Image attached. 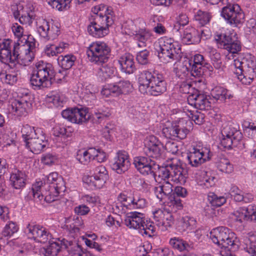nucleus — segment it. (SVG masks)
<instances>
[{
    "mask_svg": "<svg viewBox=\"0 0 256 256\" xmlns=\"http://www.w3.org/2000/svg\"><path fill=\"white\" fill-rule=\"evenodd\" d=\"M134 164L137 170L143 175H154L156 162L151 159L142 156L134 158Z\"/></svg>",
    "mask_w": 256,
    "mask_h": 256,
    "instance_id": "obj_22",
    "label": "nucleus"
},
{
    "mask_svg": "<svg viewBox=\"0 0 256 256\" xmlns=\"http://www.w3.org/2000/svg\"><path fill=\"white\" fill-rule=\"evenodd\" d=\"M62 116L68 121L78 124L86 122L90 116L86 109L77 108L62 110Z\"/></svg>",
    "mask_w": 256,
    "mask_h": 256,
    "instance_id": "obj_19",
    "label": "nucleus"
},
{
    "mask_svg": "<svg viewBox=\"0 0 256 256\" xmlns=\"http://www.w3.org/2000/svg\"><path fill=\"white\" fill-rule=\"evenodd\" d=\"M134 36V38L138 42V45L139 47L146 46L145 43L151 37L150 32L146 29H140L138 30H134L132 32Z\"/></svg>",
    "mask_w": 256,
    "mask_h": 256,
    "instance_id": "obj_40",
    "label": "nucleus"
},
{
    "mask_svg": "<svg viewBox=\"0 0 256 256\" xmlns=\"http://www.w3.org/2000/svg\"><path fill=\"white\" fill-rule=\"evenodd\" d=\"M27 46L13 44L10 40H4L0 44V61L13 66L18 64L19 59L22 64L28 65L34 59V54L26 49Z\"/></svg>",
    "mask_w": 256,
    "mask_h": 256,
    "instance_id": "obj_2",
    "label": "nucleus"
},
{
    "mask_svg": "<svg viewBox=\"0 0 256 256\" xmlns=\"http://www.w3.org/2000/svg\"><path fill=\"white\" fill-rule=\"evenodd\" d=\"M28 237L36 242L45 244L52 238V235L46 228L39 224H28L24 230Z\"/></svg>",
    "mask_w": 256,
    "mask_h": 256,
    "instance_id": "obj_12",
    "label": "nucleus"
},
{
    "mask_svg": "<svg viewBox=\"0 0 256 256\" xmlns=\"http://www.w3.org/2000/svg\"><path fill=\"white\" fill-rule=\"evenodd\" d=\"M226 92V89L222 87L217 86L212 90L211 95L215 100L224 102Z\"/></svg>",
    "mask_w": 256,
    "mask_h": 256,
    "instance_id": "obj_59",
    "label": "nucleus"
},
{
    "mask_svg": "<svg viewBox=\"0 0 256 256\" xmlns=\"http://www.w3.org/2000/svg\"><path fill=\"white\" fill-rule=\"evenodd\" d=\"M8 67L5 71L0 72L1 80L6 84L13 85L16 82L20 72L18 68V64H15L14 66Z\"/></svg>",
    "mask_w": 256,
    "mask_h": 256,
    "instance_id": "obj_29",
    "label": "nucleus"
},
{
    "mask_svg": "<svg viewBox=\"0 0 256 256\" xmlns=\"http://www.w3.org/2000/svg\"><path fill=\"white\" fill-rule=\"evenodd\" d=\"M182 121L178 122H168L164 126L162 134L167 138L174 139L178 138L183 140L186 137L189 130L182 125Z\"/></svg>",
    "mask_w": 256,
    "mask_h": 256,
    "instance_id": "obj_15",
    "label": "nucleus"
},
{
    "mask_svg": "<svg viewBox=\"0 0 256 256\" xmlns=\"http://www.w3.org/2000/svg\"><path fill=\"white\" fill-rule=\"evenodd\" d=\"M210 238L214 243L228 250L236 251L239 248V240L236 234L224 226L214 228L210 232Z\"/></svg>",
    "mask_w": 256,
    "mask_h": 256,
    "instance_id": "obj_5",
    "label": "nucleus"
},
{
    "mask_svg": "<svg viewBox=\"0 0 256 256\" xmlns=\"http://www.w3.org/2000/svg\"><path fill=\"white\" fill-rule=\"evenodd\" d=\"M110 115L109 110L106 108L105 110H98L94 114V120L98 122H100L105 118H108Z\"/></svg>",
    "mask_w": 256,
    "mask_h": 256,
    "instance_id": "obj_64",
    "label": "nucleus"
},
{
    "mask_svg": "<svg viewBox=\"0 0 256 256\" xmlns=\"http://www.w3.org/2000/svg\"><path fill=\"white\" fill-rule=\"evenodd\" d=\"M102 94L108 96L110 94L119 96L121 94L118 82L106 85L102 90Z\"/></svg>",
    "mask_w": 256,
    "mask_h": 256,
    "instance_id": "obj_49",
    "label": "nucleus"
},
{
    "mask_svg": "<svg viewBox=\"0 0 256 256\" xmlns=\"http://www.w3.org/2000/svg\"><path fill=\"white\" fill-rule=\"evenodd\" d=\"M121 94H128L132 90V85L128 80H120L118 82Z\"/></svg>",
    "mask_w": 256,
    "mask_h": 256,
    "instance_id": "obj_63",
    "label": "nucleus"
},
{
    "mask_svg": "<svg viewBox=\"0 0 256 256\" xmlns=\"http://www.w3.org/2000/svg\"><path fill=\"white\" fill-rule=\"evenodd\" d=\"M188 102L189 104L193 106L196 108L200 110H208L210 107V102L208 100L207 96L197 92L188 96Z\"/></svg>",
    "mask_w": 256,
    "mask_h": 256,
    "instance_id": "obj_26",
    "label": "nucleus"
},
{
    "mask_svg": "<svg viewBox=\"0 0 256 256\" xmlns=\"http://www.w3.org/2000/svg\"><path fill=\"white\" fill-rule=\"evenodd\" d=\"M144 228L142 227L140 232L142 234L148 235L151 236L155 232V228L153 225V223L148 220H144Z\"/></svg>",
    "mask_w": 256,
    "mask_h": 256,
    "instance_id": "obj_58",
    "label": "nucleus"
},
{
    "mask_svg": "<svg viewBox=\"0 0 256 256\" xmlns=\"http://www.w3.org/2000/svg\"><path fill=\"white\" fill-rule=\"evenodd\" d=\"M38 32L45 40H53L57 38L60 34V29L58 23L42 20L40 24L38 26Z\"/></svg>",
    "mask_w": 256,
    "mask_h": 256,
    "instance_id": "obj_16",
    "label": "nucleus"
},
{
    "mask_svg": "<svg viewBox=\"0 0 256 256\" xmlns=\"http://www.w3.org/2000/svg\"><path fill=\"white\" fill-rule=\"evenodd\" d=\"M150 52L146 50L140 52L138 53L136 58L138 62L142 65L148 64L150 63Z\"/></svg>",
    "mask_w": 256,
    "mask_h": 256,
    "instance_id": "obj_60",
    "label": "nucleus"
},
{
    "mask_svg": "<svg viewBox=\"0 0 256 256\" xmlns=\"http://www.w3.org/2000/svg\"><path fill=\"white\" fill-rule=\"evenodd\" d=\"M68 46V44L64 42H60L58 44H48L46 46L44 50L48 56H54L62 52Z\"/></svg>",
    "mask_w": 256,
    "mask_h": 256,
    "instance_id": "obj_39",
    "label": "nucleus"
},
{
    "mask_svg": "<svg viewBox=\"0 0 256 256\" xmlns=\"http://www.w3.org/2000/svg\"><path fill=\"white\" fill-rule=\"evenodd\" d=\"M116 68L112 64L109 63L106 64L102 65L99 68L98 75L101 78L102 80H104L114 76Z\"/></svg>",
    "mask_w": 256,
    "mask_h": 256,
    "instance_id": "obj_45",
    "label": "nucleus"
},
{
    "mask_svg": "<svg viewBox=\"0 0 256 256\" xmlns=\"http://www.w3.org/2000/svg\"><path fill=\"white\" fill-rule=\"evenodd\" d=\"M49 245L45 249L46 256H56L62 248L68 247V240L62 238H55V241H48Z\"/></svg>",
    "mask_w": 256,
    "mask_h": 256,
    "instance_id": "obj_30",
    "label": "nucleus"
},
{
    "mask_svg": "<svg viewBox=\"0 0 256 256\" xmlns=\"http://www.w3.org/2000/svg\"><path fill=\"white\" fill-rule=\"evenodd\" d=\"M230 194L235 201L250 202L253 199V196L250 194H244L242 190L234 185H232L230 190Z\"/></svg>",
    "mask_w": 256,
    "mask_h": 256,
    "instance_id": "obj_37",
    "label": "nucleus"
},
{
    "mask_svg": "<svg viewBox=\"0 0 256 256\" xmlns=\"http://www.w3.org/2000/svg\"><path fill=\"white\" fill-rule=\"evenodd\" d=\"M108 178V172L106 167L100 165L95 168L92 176L84 177L83 181L91 187L100 188L103 187Z\"/></svg>",
    "mask_w": 256,
    "mask_h": 256,
    "instance_id": "obj_14",
    "label": "nucleus"
},
{
    "mask_svg": "<svg viewBox=\"0 0 256 256\" xmlns=\"http://www.w3.org/2000/svg\"><path fill=\"white\" fill-rule=\"evenodd\" d=\"M69 72L68 70L63 69L59 70L56 73L54 72V76L53 78L58 82H64L67 81V78Z\"/></svg>",
    "mask_w": 256,
    "mask_h": 256,
    "instance_id": "obj_62",
    "label": "nucleus"
},
{
    "mask_svg": "<svg viewBox=\"0 0 256 256\" xmlns=\"http://www.w3.org/2000/svg\"><path fill=\"white\" fill-rule=\"evenodd\" d=\"M54 76V68L52 64L40 61L36 64V69L33 71L30 82L34 89L43 90L51 85Z\"/></svg>",
    "mask_w": 256,
    "mask_h": 256,
    "instance_id": "obj_4",
    "label": "nucleus"
},
{
    "mask_svg": "<svg viewBox=\"0 0 256 256\" xmlns=\"http://www.w3.org/2000/svg\"><path fill=\"white\" fill-rule=\"evenodd\" d=\"M184 110H188V113L187 115L188 117L194 120L196 124L200 125L203 123L204 121V115L202 114L197 110L194 112L186 108Z\"/></svg>",
    "mask_w": 256,
    "mask_h": 256,
    "instance_id": "obj_57",
    "label": "nucleus"
},
{
    "mask_svg": "<svg viewBox=\"0 0 256 256\" xmlns=\"http://www.w3.org/2000/svg\"><path fill=\"white\" fill-rule=\"evenodd\" d=\"M234 74L242 84L248 85L256 77V68L254 58L246 54L234 60Z\"/></svg>",
    "mask_w": 256,
    "mask_h": 256,
    "instance_id": "obj_3",
    "label": "nucleus"
},
{
    "mask_svg": "<svg viewBox=\"0 0 256 256\" xmlns=\"http://www.w3.org/2000/svg\"><path fill=\"white\" fill-rule=\"evenodd\" d=\"M170 180L176 183L184 184L186 182L188 172L181 161L170 164Z\"/></svg>",
    "mask_w": 256,
    "mask_h": 256,
    "instance_id": "obj_24",
    "label": "nucleus"
},
{
    "mask_svg": "<svg viewBox=\"0 0 256 256\" xmlns=\"http://www.w3.org/2000/svg\"><path fill=\"white\" fill-rule=\"evenodd\" d=\"M208 199L213 206L220 207L226 202V199L224 196H218L214 192L208 194Z\"/></svg>",
    "mask_w": 256,
    "mask_h": 256,
    "instance_id": "obj_53",
    "label": "nucleus"
},
{
    "mask_svg": "<svg viewBox=\"0 0 256 256\" xmlns=\"http://www.w3.org/2000/svg\"><path fill=\"white\" fill-rule=\"evenodd\" d=\"M189 68L186 65L181 64L174 68V72L176 76L182 80H184L189 73Z\"/></svg>",
    "mask_w": 256,
    "mask_h": 256,
    "instance_id": "obj_56",
    "label": "nucleus"
},
{
    "mask_svg": "<svg viewBox=\"0 0 256 256\" xmlns=\"http://www.w3.org/2000/svg\"><path fill=\"white\" fill-rule=\"evenodd\" d=\"M242 48L241 44L240 41L232 39V42H230L226 49L230 53L232 54H238Z\"/></svg>",
    "mask_w": 256,
    "mask_h": 256,
    "instance_id": "obj_61",
    "label": "nucleus"
},
{
    "mask_svg": "<svg viewBox=\"0 0 256 256\" xmlns=\"http://www.w3.org/2000/svg\"><path fill=\"white\" fill-rule=\"evenodd\" d=\"M94 152H96L93 150V148L88 150H80L77 152L76 158L82 164H87L92 160V154Z\"/></svg>",
    "mask_w": 256,
    "mask_h": 256,
    "instance_id": "obj_42",
    "label": "nucleus"
},
{
    "mask_svg": "<svg viewBox=\"0 0 256 256\" xmlns=\"http://www.w3.org/2000/svg\"><path fill=\"white\" fill-rule=\"evenodd\" d=\"M38 130L42 129L39 128H34L28 124L23 126L21 130V132L22 134V137L26 142V144L28 141H30L34 137L36 136Z\"/></svg>",
    "mask_w": 256,
    "mask_h": 256,
    "instance_id": "obj_43",
    "label": "nucleus"
},
{
    "mask_svg": "<svg viewBox=\"0 0 256 256\" xmlns=\"http://www.w3.org/2000/svg\"><path fill=\"white\" fill-rule=\"evenodd\" d=\"M11 28L14 36L18 38L17 42L14 44L20 45L22 44L23 46H27L26 49L32 51L34 54L35 42L32 41L34 39L30 36L24 34L23 27L16 22L12 24Z\"/></svg>",
    "mask_w": 256,
    "mask_h": 256,
    "instance_id": "obj_17",
    "label": "nucleus"
},
{
    "mask_svg": "<svg viewBox=\"0 0 256 256\" xmlns=\"http://www.w3.org/2000/svg\"><path fill=\"white\" fill-rule=\"evenodd\" d=\"M87 56L89 60L100 65L106 62L111 56L110 46L106 42L96 41L88 48Z\"/></svg>",
    "mask_w": 256,
    "mask_h": 256,
    "instance_id": "obj_7",
    "label": "nucleus"
},
{
    "mask_svg": "<svg viewBox=\"0 0 256 256\" xmlns=\"http://www.w3.org/2000/svg\"><path fill=\"white\" fill-rule=\"evenodd\" d=\"M130 166L128 153L124 150L118 151L112 161L111 168L118 174H122L128 170Z\"/></svg>",
    "mask_w": 256,
    "mask_h": 256,
    "instance_id": "obj_20",
    "label": "nucleus"
},
{
    "mask_svg": "<svg viewBox=\"0 0 256 256\" xmlns=\"http://www.w3.org/2000/svg\"><path fill=\"white\" fill-rule=\"evenodd\" d=\"M189 67L190 68L191 76L198 78V82H202V76L206 68L212 71V67L204 60L202 55L196 54L194 56L193 60H188Z\"/></svg>",
    "mask_w": 256,
    "mask_h": 256,
    "instance_id": "obj_11",
    "label": "nucleus"
},
{
    "mask_svg": "<svg viewBox=\"0 0 256 256\" xmlns=\"http://www.w3.org/2000/svg\"><path fill=\"white\" fill-rule=\"evenodd\" d=\"M160 52L158 53L160 60L165 64L178 60L182 57L180 46L172 38L164 37L159 42Z\"/></svg>",
    "mask_w": 256,
    "mask_h": 256,
    "instance_id": "obj_6",
    "label": "nucleus"
},
{
    "mask_svg": "<svg viewBox=\"0 0 256 256\" xmlns=\"http://www.w3.org/2000/svg\"><path fill=\"white\" fill-rule=\"evenodd\" d=\"M159 74L156 72H150L148 70H143L139 74L138 80L139 84L138 90L141 94H145L146 93V90L152 81Z\"/></svg>",
    "mask_w": 256,
    "mask_h": 256,
    "instance_id": "obj_27",
    "label": "nucleus"
},
{
    "mask_svg": "<svg viewBox=\"0 0 256 256\" xmlns=\"http://www.w3.org/2000/svg\"><path fill=\"white\" fill-rule=\"evenodd\" d=\"M212 18L210 12H208L198 10L194 13V20L196 21L200 26H204L208 24Z\"/></svg>",
    "mask_w": 256,
    "mask_h": 256,
    "instance_id": "obj_47",
    "label": "nucleus"
},
{
    "mask_svg": "<svg viewBox=\"0 0 256 256\" xmlns=\"http://www.w3.org/2000/svg\"><path fill=\"white\" fill-rule=\"evenodd\" d=\"M44 181L36 182L32 186L33 196L40 200L44 198L47 202H52L62 192L65 190L62 178L56 172H52L44 178Z\"/></svg>",
    "mask_w": 256,
    "mask_h": 256,
    "instance_id": "obj_1",
    "label": "nucleus"
},
{
    "mask_svg": "<svg viewBox=\"0 0 256 256\" xmlns=\"http://www.w3.org/2000/svg\"><path fill=\"white\" fill-rule=\"evenodd\" d=\"M76 60V57L70 54L60 56L58 58V62L62 68L68 70L74 64Z\"/></svg>",
    "mask_w": 256,
    "mask_h": 256,
    "instance_id": "obj_44",
    "label": "nucleus"
},
{
    "mask_svg": "<svg viewBox=\"0 0 256 256\" xmlns=\"http://www.w3.org/2000/svg\"><path fill=\"white\" fill-rule=\"evenodd\" d=\"M18 230V226L17 224L12 221L9 222L5 226L2 232V235L6 237H10Z\"/></svg>",
    "mask_w": 256,
    "mask_h": 256,
    "instance_id": "obj_54",
    "label": "nucleus"
},
{
    "mask_svg": "<svg viewBox=\"0 0 256 256\" xmlns=\"http://www.w3.org/2000/svg\"><path fill=\"white\" fill-rule=\"evenodd\" d=\"M34 7L31 4H27L24 7L20 4L12 6V10L16 20H18L23 25L30 26L35 18Z\"/></svg>",
    "mask_w": 256,
    "mask_h": 256,
    "instance_id": "obj_10",
    "label": "nucleus"
},
{
    "mask_svg": "<svg viewBox=\"0 0 256 256\" xmlns=\"http://www.w3.org/2000/svg\"><path fill=\"white\" fill-rule=\"evenodd\" d=\"M221 16L226 23L233 26L242 24L244 18V13L238 4H227L222 8Z\"/></svg>",
    "mask_w": 256,
    "mask_h": 256,
    "instance_id": "obj_9",
    "label": "nucleus"
},
{
    "mask_svg": "<svg viewBox=\"0 0 256 256\" xmlns=\"http://www.w3.org/2000/svg\"><path fill=\"white\" fill-rule=\"evenodd\" d=\"M166 90V83L162 74H160L152 81L146 90V94L158 96L164 93Z\"/></svg>",
    "mask_w": 256,
    "mask_h": 256,
    "instance_id": "obj_28",
    "label": "nucleus"
},
{
    "mask_svg": "<svg viewBox=\"0 0 256 256\" xmlns=\"http://www.w3.org/2000/svg\"><path fill=\"white\" fill-rule=\"evenodd\" d=\"M162 144L154 136H150L146 143L144 153L148 157L158 159L161 156Z\"/></svg>",
    "mask_w": 256,
    "mask_h": 256,
    "instance_id": "obj_21",
    "label": "nucleus"
},
{
    "mask_svg": "<svg viewBox=\"0 0 256 256\" xmlns=\"http://www.w3.org/2000/svg\"><path fill=\"white\" fill-rule=\"evenodd\" d=\"M92 18L90 20L105 30H108V27L114 22L112 16L110 13L104 14L100 13L98 15L92 16Z\"/></svg>",
    "mask_w": 256,
    "mask_h": 256,
    "instance_id": "obj_34",
    "label": "nucleus"
},
{
    "mask_svg": "<svg viewBox=\"0 0 256 256\" xmlns=\"http://www.w3.org/2000/svg\"><path fill=\"white\" fill-rule=\"evenodd\" d=\"M170 244L174 248L180 251L188 250L190 248V246L186 241L176 237L170 240Z\"/></svg>",
    "mask_w": 256,
    "mask_h": 256,
    "instance_id": "obj_50",
    "label": "nucleus"
},
{
    "mask_svg": "<svg viewBox=\"0 0 256 256\" xmlns=\"http://www.w3.org/2000/svg\"><path fill=\"white\" fill-rule=\"evenodd\" d=\"M146 218L144 214L136 212L127 214L124 220V224L130 228L138 230L140 231L144 228Z\"/></svg>",
    "mask_w": 256,
    "mask_h": 256,
    "instance_id": "obj_25",
    "label": "nucleus"
},
{
    "mask_svg": "<svg viewBox=\"0 0 256 256\" xmlns=\"http://www.w3.org/2000/svg\"><path fill=\"white\" fill-rule=\"evenodd\" d=\"M232 37L226 34H220L215 36V40L219 48L226 49L229 43L232 42Z\"/></svg>",
    "mask_w": 256,
    "mask_h": 256,
    "instance_id": "obj_52",
    "label": "nucleus"
},
{
    "mask_svg": "<svg viewBox=\"0 0 256 256\" xmlns=\"http://www.w3.org/2000/svg\"><path fill=\"white\" fill-rule=\"evenodd\" d=\"M196 225L197 222L194 218L186 216L182 217L180 220L178 226V229L180 232H198V230H196Z\"/></svg>",
    "mask_w": 256,
    "mask_h": 256,
    "instance_id": "obj_31",
    "label": "nucleus"
},
{
    "mask_svg": "<svg viewBox=\"0 0 256 256\" xmlns=\"http://www.w3.org/2000/svg\"><path fill=\"white\" fill-rule=\"evenodd\" d=\"M216 166L220 171L226 174H230L234 171L232 164L226 158H220L217 162Z\"/></svg>",
    "mask_w": 256,
    "mask_h": 256,
    "instance_id": "obj_48",
    "label": "nucleus"
},
{
    "mask_svg": "<svg viewBox=\"0 0 256 256\" xmlns=\"http://www.w3.org/2000/svg\"><path fill=\"white\" fill-rule=\"evenodd\" d=\"M68 249V254L70 256H87L88 254L84 252L80 246L76 242H73L71 241H68V247H65Z\"/></svg>",
    "mask_w": 256,
    "mask_h": 256,
    "instance_id": "obj_46",
    "label": "nucleus"
},
{
    "mask_svg": "<svg viewBox=\"0 0 256 256\" xmlns=\"http://www.w3.org/2000/svg\"><path fill=\"white\" fill-rule=\"evenodd\" d=\"M210 150L207 148H194L187 155L188 164L198 167L210 158Z\"/></svg>",
    "mask_w": 256,
    "mask_h": 256,
    "instance_id": "obj_18",
    "label": "nucleus"
},
{
    "mask_svg": "<svg viewBox=\"0 0 256 256\" xmlns=\"http://www.w3.org/2000/svg\"><path fill=\"white\" fill-rule=\"evenodd\" d=\"M172 185L168 180H164L159 182L154 188L155 195L160 201H162L165 197L170 194L173 191Z\"/></svg>",
    "mask_w": 256,
    "mask_h": 256,
    "instance_id": "obj_32",
    "label": "nucleus"
},
{
    "mask_svg": "<svg viewBox=\"0 0 256 256\" xmlns=\"http://www.w3.org/2000/svg\"><path fill=\"white\" fill-rule=\"evenodd\" d=\"M174 214L172 212H170V210L165 209V212L160 226L162 230H167L168 228H170L174 224Z\"/></svg>",
    "mask_w": 256,
    "mask_h": 256,
    "instance_id": "obj_51",
    "label": "nucleus"
},
{
    "mask_svg": "<svg viewBox=\"0 0 256 256\" xmlns=\"http://www.w3.org/2000/svg\"><path fill=\"white\" fill-rule=\"evenodd\" d=\"M72 0H48V2L53 8L58 10H66Z\"/></svg>",
    "mask_w": 256,
    "mask_h": 256,
    "instance_id": "obj_55",
    "label": "nucleus"
},
{
    "mask_svg": "<svg viewBox=\"0 0 256 256\" xmlns=\"http://www.w3.org/2000/svg\"><path fill=\"white\" fill-rule=\"evenodd\" d=\"M26 174L21 170L14 169L10 174V181L16 189H20L25 186Z\"/></svg>",
    "mask_w": 256,
    "mask_h": 256,
    "instance_id": "obj_35",
    "label": "nucleus"
},
{
    "mask_svg": "<svg viewBox=\"0 0 256 256\" xmlns=\"http://www.w3.org/2000/svg\"><path fill=\"white\" fill-rule=\"evenodd\" d=\"M120 69L123 72L131 74L135 70L134 56L130 54H125L122 56L118 60Z\"/></svg>",
    "mask_w": 256,
    "mask_h": 256,
    "instance_id": "obj_33",
    "label": "nucleus"
},
{
    "mask_svg": "<svg viewBox=\"0 0 256 256\" xmlns=\"http://www.w3.org/2000/svg\"><path fill=\"white\" fill-rule=\"evenodd\" d=\"M252 206H249L247 208H240L232 213V218L240 222H242L243 220H251V211H252Z\"/></svg>",
    "mask_w": 256,
    "mask_h": 256,
    "instance_id": "obj_38",
    "label": "nucleus"
},
{
    "mask_svg": "<svg viewBox=\"0 0 256 256\" xmlns=\"http://www.w3.org/2000/svg\"><path fill=\"white\" fill-rule=\"evenodd\" d=\"M31 106L30 98L28 94L18 95L11 100L9 110L10 112L16 117L26 116L28 109Z\"/></svg>",
    "mask_w": 256,
    "mask_h": 256,
    "instance_id": "obj_13",
    "label": "nucleus"
},
{
    "mask_svg": "<svg viewBox=\"0 0 256 256\" xmlns=\"http://www.w3.org/2000/svg\"><path fill=\"white\" fill-rule=\"evenodd\" d=\"M182 40L186 44H196L200 42L199 30L190 28L184 31Z\"/></svg>",
    "mask_w": 256,
    "mask_h": 256,
    "instance_id": "obj_36",
    "label": "nucleus"
},
{
    "mask_svg": "<svg viewBox=\"0 0 256 256\" xmlns=\"http://www.w3.org/2000/svg\"><path fill=\"white\" fill-rule=\"evenodd\" d=\"M48 140L43 130H38L36 136L30 141H28L26 146L34 154L40 153L47 146Z\"/></svg>",
    "mask_w": 256,
    "mask_h": 256,
    "instance_id": "obj_23",
    "label": "nucleus"
},
{
    "mask_svg": "<svg viewBox=\"0 0 256 256\" xmlns=\"http://www.w3.org/2000/svg\"><path fill=\"white\" fill-rule=\"evenodd\" d=\"M87 30L90 36L96 38L104 37L108 32V30H104L99 25L94 23L92 20L88 26Z\"/></svg>",
    "mask_w": 256,
    "mask_h": 256,
    "instance_id": "obj_41",
    "label": "nucleus"
},
{
    "mask_svg": "<svg viewBox=\"0 0 256 256\" xmlns=\"http://www.w3.org/2000/svg\"><path fill=\"white\" fill-rule=\"evenodd\" d=\"M222 146L226 148L230 149L233 147H240L243 144L242 134L236 125L228 124L224 126L221 132Z\"/></svg>",
    "mask_w": 256,
    "mask_h": 256,
    "instance_id": "obj_8",
    "label": "nucleus"
}]
</instances>
